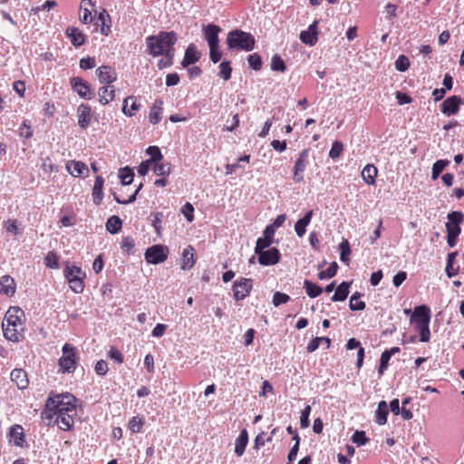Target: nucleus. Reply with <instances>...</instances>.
<instances>
[{"label":"nucleus","instance_id":"nucleus-1","mask_svg":"<svg viewBox=\"0 0 464 464\" xmlns=\"http://www.w3.org/2000/svg\"><path fill=\"white\" fill-rule=\"evenodd\" d=\"M75 397L70 393L57 394L48 398L42 418L46 425L57 423L63 430H70L77 415Z\"/></svg>","mask_w":464,"mask_h":464},{"label":"nucleus","instance_id":"nucleus-2","mask_svg":"<svg viewBox=\"0 0 464 464\" xmlns=\"http://www.w3.org/2000/svg\"><path fill=\"white\" fill-rule=\"evenodd\" d=\"M4 336L14 343L22 341L24 337V314L19 307H10L2 323Z\"/></svg>","mask_w":464,"mask_h":464},{"label":"nucleus","instance_id":"nucleus-3","mask_svg":"<svg viewBox=\"0 0 464 464\" xmlns=\"http://www.w3.org/2000/svg\"><path fill=\"white\" fill-rule=\"evenodd\" d=\"M178 40L177 34L173 31H160L158 34L150 35L146 38L147 53L158 57L170 51H175L174 45Z\"/></svg>","mask_w":464,"mask_h":464},{"label":"nucleus","instance_id":"nucleus-4","mask_svg":"<svg viewBox=\"0 0 464 464\" xmlns=\"http://www.w3.org/2000/svg\"><path fill=\"white\" fill-rule=\"evenodd\" d=\"M226 44L229 50L249 52L255 48L256 40L250 33L234 29L227 34Z\"/></svg>","mask_w":464,"mask_h":464},{"label":"nucleus","instance_id":"nucleus-5","mask_svg":"<svg viewBox=\"0 0 464 464\" xmlns=\"http://www.w3.org/2000/svg\"><path fill=\"white\" fill-rule=\"evenodd\" d=\"M63 355L59 359V367L62 372L72 373L75 371L79 362V354L75 346L65 343L62 348Z\"/></svg>","mask_w":464,"mask_h":464},{"label":"nucleus","instance_id":"nucleus-6","mask_svg":"<svg viewBox=\"0 0 464 464\" xmlns=\"http://www.w3.org/2000/svg\"><path fill=\"white\" fill-rule=\"evenodd\" d=\"M63 274L67 279L70 288L77 294H80L84 289L85 273L77 266H67Z\"/></svg>","mask_w":464,"mask_h":464},{"label":"nucleus","instance_id":"nucleus-7","mask_svg":"<svg viewBox=\"0 0 464 464\" xmlns=\"http://www.w3.org/2000/svg\"><path fill=\"white\" fill-rule=\"evenodd\" d=\"M309 149H304L299 153L293 168L292 178L295 183H301L304 181V172L309 165Z\"/></svg>","mask_w":464,"mask_h":464},{"label":"nucleus","instance_id":"nucleus-8","mask_svg":"<svg viewBox=\"0 0 464 464\" xmlns=\"http://www.w3.org/2000/svg\"><path fill=\"white\" fill-rule=\"evenodd\" d=\"M169 255V248L164 245H153L145 251V259L149 264H160L163 263Z\"/></svg>","mask_w":464,"mask_h":464},{"label":"nucleus","instance_id":"nucleus-9","mask_svg":"<svg viewBox=\"0 0 464 464\" xmlns=\"http://www.w3.org/2000/svg\"><path fill=\"white\" fill-rule=\"evenodd\" d=\"M253 281L251 278L242 277L233 283L232 291L233 297L236 301L246 298L251 292Z\"/></svg>","mask_w":464,"mask_h":464},{"label":"nucleus","instance_id":"nucleus-10","mask_svg":"<svg viewBox=\"0 0 464 464\" xmlns=\"http://www.w3.org/2000/svg\"><path fill=\"white\" fill-rule=\"evenodd\" d=\"M71 86L72 90L77 92V94L86 100H91L93 98L94 93L91 88V85L80 77H72L70 80Z\"/></svg>","mask_w":464,"mask_h":464},{"label":"nucleus","instance_id":"nucleus-11","mask_svg":"<svg viewBox=\"0 0 464 464\" xmlns=\"http://www.w3.org/2000/svg\"><path fill=\"white\" fill-rule=\"evenodd\" d=\"M258 256V263L262 266H273L280 261L281 254L276 247L260 249V252H255Z\"/></svg>","mask_w":464,"mask_h":464},{"label":"nucleus","instance_id":"nucleus-12","mask_svg":"<svg viewBox=\"0 0 464 464\" xmlns=\"http://www.w3.org/2000/svg\"><path fill=\"white\" fill-rule=\"evenodd\" d=\"M92 114V107L89 104L82 103L78 106L77 118L81 129L85 130L91 125Z\"/></svg>","mask_w":464,"mask_h":464},{"label":"nucleus","instance_id":"nucleus-13","mask_svg":"<svg viewBox=\"0 0 464 464\" xmlns=\"http://www.w3.org/2000/svg\"><path fill=\"white\" fill-rule=\"evenodd\" d=\"M92 12H96L95 4L92 0H82L79 12L80 21L85 24H91L94 20Z\"/></svg>","mask_w":464,"mask_h":464},{"label":"nucleus","instance_id":"nucleus-14","mask_svg":"<svg viewBox=\"0 0 464 464\" xmlns=\"http://www.w3.org/2000/svg\"><path fill=\"white\" fill-rule=\"evenodd\" d=\"M65 169L72 177L75 178H86L89 176V169L87 165L82 161L73 160H68L65 164Z\"/></svg>","mask_w":464,"mask_h":464},{"label":"nucleus","instance_id":"nucleus-15","mask_svg":"<svg viewBox=\"0 0 464 464\" xmlns=\"http://www.w3.org/2000/svg\"><path fill=\"white\" fill-rule=\"evenodd\" d=\"M318 22L314 21L312 24L309 25L307 30L302 31L300 34V40L302 43L308 44L310 46H314L318 40Z\"/></svg>","mask_w":464,"mask_h":464},{"label":"nucleus","instance_id":"nucleus-16","mask_svg":"<svg viewBox=\"0 0 464 464\" xmlns=\"http://www.w3.org/2000/svg\"><path fill=\"white\" fill-rule=\"evenodd\" d=\"M463 101L459 96H450L447 98L441 104V111L446 115H453L458 113L459 106Z\"/></svg>","mask_w":464,"mask_h":464},{"label":"nucleus","instance_id":"nucleus-17","mask_svg":"<svg viewBox=\"0 0 464 464\" xmlns=\"http://www.w3.org/2000/svg\"><path fill=\"white\" fill-rule=\"evenodd\" d=\"M94 23L96 28H101V33L107 36L111 33V16L105 9H102L97 16Z\"/></svg>","mask_w":464,"mask_h":464},{"label":"nucleus","instance_id":"nucleus-18","mask_svg":"<svg viewBox=\"0 0 464 464\" xmlns=\"http://www.w3.org/2000/svg\"><path fill=\"white\" fill-rule=\"evenodd\" d=\"M140 110V104L135 96H128L123 100L122 102V112L128 117L135 116Z\"/></svg>","mask_w":464,"mask_h":464},{"label":"nucleus","instance_id":"nucleus-19","mask_svg":"<svg viewBox=\"0 0 464 464\" xmlns=\"http://www.w3.org/2000/svg\"><path fill=\"white\" fill-rule=\"evenodd\" d=\"M96 74L101 83L111 84L117 79L115 71L107 65L100 66L96 70Z\"/></svg>","mask_w":464,"mask_h":464},{"label":"nucleus","instance_id":"nucleus-20","mask_svg":"<svg viewBox=\"0 0 464 464\" xmlns=\"http://www.w3.org/2000/svg\"><path fill=\"white\" fill-rule=\"evenodd\" d=\"M276 231L272 227H266L263 232V237H259L256 240L255 252H260V249H266L271 246L274 240Z\"/></svg>","mask_w":464,"mask_h":464},{"label":"nucleus","instance_id":"nucleus-21","mask_svg":"<svg viewBox=\"0 0 464 464\" xmlns=\"http://www.w3.org/2000/svg\"><path fill=\"white\" fill-rule=\"evenodd\" d=\"M220 31L221 28L216 24H208L204 27V36L208 47L219 44L218 34Z\"/></svg>","mask_w":464,"mask_h":464},{"label":"nucleus","instance_id":"nucleus-22","mask_svg":"<svg viewBox=\"0 0 464 464\" xmlns=\"http://www.w3.org/2000/svg\"><path fill=\"white\" fill-rule=\"evenodd\" d=\"M195 249L192 246L188 245L182 252L181 269L189 270L195 266Z\"/></svg>","mask_w":464,"mask_h":464},{"label":"nucleus","instance_id":"nucleus-23","mask_svg":"<svg viewBox=\"0 0 464 464\" xmlns=\"http://www.w3.org/2000/svg\"><path fill=\"white\" fill-rule=\"evenodd\" d=\"M115 88L113 85L107 84L98 90L99 102L102 105H107L115 99Z\"/></svg>","mask_w":464,"mask_h":464},{"label":"nucleus","instance_id":"nucleus-24","mask_svg":"<svg viewBox=\"0 0 464 464\" xmlns=\"http://www.w3.org/2000/svg\"><path fill=\"white\" fill-rule=\"evenodd\" d=\"M200 53L194 44H190L185 51L184 58L181 62L183 67L196 63L200 59Z\"/></svg>","mask_w":464,"mask_h":464},{"label":"nucleus","instance_id":"nucleus-25","mask_svg":"<svg viewBox=\"0 0 464 464\" xmlns=\"http://www.w3.org/2000/svg\"><path fill=\"white\" fill-rule=\"evenodd\" d=\"M411 320L414 324H416V323L430 322V309L427 305L415 307Z\"/></svg>","mask_w":464,"mask_h":464},{"label":"nucleus","instance_id":"nucleus-26","mask_svg":"<svg viewBox=\"0 0 464 464\" xmlns=\"http://www.w3.org/2000/svg\"><path fill=\"white\" fill-rule=\"evenodd\" d=\"M65 34L71 39L72 44L75 47L82 46L86 41L85 34L76 27H68Z\"/></svg>","mask_w":464,"mask_h":464},{"label":"nucleus","instance_id":"nucleus-27","mask_svg":"<svg viewBox=\"0 0 464 464\" xmlns=\"http://www.w3.org/2000/svg\"><path fill=\"white\" fill-rule=\"evenodd\" d=\"M0 293L7 296H13L16 290V284L13 277L10 276H4L0 279Z\"/></svg>","mask_w":464,"mask_h":464},{"label":"nucleus","instance_id":"nucleus-28","mask_svg":"<svg viewBox=\"0 0 464 464\" xmlns=\"http://www.w3.org/2000/svg\"><path fill=\"white\" fill-rule=\"evenodd\" d=\"M11 380L19 389H24L28 385L26 372L23 369H14L10 374Z\"/></svg>","mask_w":464,"mask_h":464},{"label":"nucleus","instance_id":"nucleus-29","mask_svg":"<svg viewBox=\"0 0 464 464\" xmlns=\"http://www.w3.org/2000/svg\"><path fill=\"white\" fill-rule=\"evenodd\" d=\"M248 443V433L246 429L242 430L239 436L235 441V453L240 457L245 453L246 448Z\"/></svg>","mask_w":464,"mask_h":464},{"label":"nucleus","instance_id":"nucleus-30","mask_svg":"<svg viewBox=\"0 0 464 464\" xmlns=\"http://www.w3.org/2000/svg\"><path fill=\"white\" fill-rule=\"evenodd\" d=\"M378 169L373 164H367L362 170V178L368 185H373L376 181Z\"/></svg>","mask_w":464,"mask_h":464},{"label":"nucleus","instance_id":"nucleus-31","mask_svg":"<svg viewBox=\"0 0 464 464\" xmlns=\"http://www.w3.org/2000/svg\"><path fill=\"white\" fill-rule=\"evenodd\" d=\"M10 442L15 446H22L24 441V429L21 425L15 424L10 428L9 431Z\"/></svg>","mask_w":464,"mask_h":464},{"label":"nucleus","instance_id":"nucleus-32","mask_svg":"<svg viewBox=\"0 0 464 464\" xmlns=\"http://www.w3.org/2000/svg\"><path fill=\"white\" fill-rule=\"evenodd\" d=\"M312 217L313 210H309L302 218L296 221L295 225V231L298 237H302L305 234L306 227L311 222Z\"/></svg>","mask_w":464,"mask_h":464},{"label":"nucleus","instance_id":"nucleus-33","mask_svg":"<svg viewBox=\"0 0 464 464\" xmlns=\"http://www.w3.org/2000/svg\"><path fill=\"white\" fill-rule=\"evenodd\" d=\"M103 184L104 179L102 176H97L95 178L94 186L92 188V198H93V203L95 205H100L103 198Z\"/></svg>","mask_w":464,"mask_h":464},{"label":"nucleus","instance_id":"nucleus-34","mask_svg":"<svg viewBox=\"0 0 464 464\" xmlns=\"http://www.w3.org/2000/svg\"><path fill=\"white\" fill-rule=\"evenodd\" d=\"M162 105L163 102L160 100H157L154 104L151 106L150 114H149V121L151 124H158L161 120V114H162Z\"/></svg>","mask_w":464,"mask_h":464},{"label":"nucleus","instance_id":"nucleus-35","mask_svg":"<svg viewBox=\"0 0 464 464\" xmlns=\"http://www.w3.org/2000/svg\"><path fill=\"white\" fill-rule=\"evenodd\" d=\"M350 283L343 282L341 283L337 288L334 295L332 296V301H344L349 295Z\"/></svg>","mask_w":464,"mask_h":464},{"label":"nucleus","instance_id":"nucleus-36","mask_svg":"<svg viewBox=\"0 0 464 464\" xmlns=\"http://www.w3.org/2000/svg\"><path fill=\"white\" fill-rule=\"evenodd\" d=\"M388 414L389 408L387 402L385 401H380L376 411V422L379 425H384L387 422Z\"/></svg>","mask_w":464,"mask_h":464},{"label":"nucleus","instance_id":"nucleus-37","mask_svg":"<svg viewBox=\"0 0 464 464\" xmlns=\"http://www.w3.org/2000/svg\"><path fill=\"white\" fill-rule=\"evenodd\" d=\"M430 322L416 323L414 324L416 331L420 334V341L427 343L430 339Z\"/></svg>","mask_w":464,"mask_h":464},{"label":"nucleus","instance_id":"nucleus-38","mask_svg":"<svg viewBox=\"0 0 464 464\" xmlns=\"http://www.w3.org/2000/svg\"><path fill=\"white\" fill-rule=\"evenodd\" d=\"M457 255V252H451L448 255L447 257L445 272L448 277L450 278L455 276L459 273V267L453 266Z\"/></svg>","mask_w":464,"mask_h":464},{"label":"nucleus","instance_id":"nucleus-39","mask_svg":"<svg viewBox=\"0 0 464 464\" xmlns=\"http://www.w3.org/2000/svg\"><path fill=\"white\" fill-rule=\"evenodd\" d=\"M122 227L121 219L118 216H111L106 222V229L111 234L118 233Z\"/></svg>","mask_w":464,"mask_h":464},{"label":"nucleus","instance_id":"nucleus-40","mask_svg":"<svg viewBox=\"0 0 464 464\" xmlns=\"http://www.w3.org/2000/svg\"><path fill=\"white\" fill-rule=\"evenodd\" d=\"M447 243L450 247H454L457 244V238L460 234V227L446 226Z\"/></svg>","mask_w":464,"mask_h":464},{"label":"nucleus","instance_id":"nucleus-41","mask_svg":"<svg viewBox=\"0 0 464 464\" xmlns=\"http://www.w3.org/2000/svg\"><path fill=\"white\" fill-rule=\"evenodd\" d=\"M304 285L307 295L311 298H315L323 293L321 286L309 280H304Z\"/></svg>","mask_w":464,"mask_h":464},{"label":"nucleus","instance_id":"nucleus-42","mask_svg":"<svg viewBox=\"0 0 464 464\" xmlns=\"http://www.w3.org/2000/svg\"><path fill=\"white\" fill-rule=\"evenodd\" d=\"M449 221L445 226H451L455 227H460L459 225L464 220V214L460 211H452L448 214Z\"/></svg>","mask_w":464,"mask_h":464},{"label":"nucleus","instance_id":"nucleus-43","mask_svg":"<svg viewBox=\"0 0 464 464\" xmlns=\"http://www.w3.org/2000/svg\"><path fill=\"white\" fill-rule=\"evenodd\" d=\"M174 55L175 51H170L161 54L160 56L162 57L158 61V68L162 70L170 67L173 64Z\"/></svg>","mask_w":464,"mask_h":464},{"label":"nucleus","instance_id":"nucleus-44","mask_svg":"<svg viewBox=\"0 0 464 464\" xmlns=\"http://www.w3.org/2000/svg\"><path fill=\"white\" fill-rule=\"evenodd\" d=\"M361 298V294L356 292L354 293L351 298H350V302H349V307L352 311H362L365 308V303L362 300H360Z\"/></svg>","mask_w":464,"mask_h":464},{"label":"nucleus","instance_id":"nucleus-45","mask_svg":"<svg viewBox=\"0 0 464 464\" xmlns=\"http://www.w3.org/2000/svg\"><path fill=\"white\" fill-rule=\"evenodd\" d=\"M153 171L158 176H169L170 173V165L169 163H162L160 161H157L153 163Z\"/></svg>","mask_w":464,"mask_h":464},{"label":"nucleus","instance_id":"nucleus-46","mask_svg":"<svg viewBox=\"0 0 464 464\" xmlns=\"http://www.w3.org/2000/svg\"><path fill=\"white\" fill-rule=\"evenodd\" d=\"M134 173L131 169L126 167L120 169L119 178L122 185H129L132 182Z\"/></svg>","mask_w":464,"mask_h":464},{"label":"nucleus","instance_id":"nucleus-47","mask_svg":"<svg viewBox=\"0 0 464 464\" xmlns=\"http://www.w3.org/2000/svg\"><path fill=\"white\" fill-rule=\"evenodd\" d=\"M339 248L341 250L340 259L342 262L348 264L349 256L351 254L350 244L347 239H343L340 245Z\"/></svg>","mask_w":464,"mask_h":464},{"label":"nucleus","instance_id":"nucleus-48","mask_svg":"<svg viewBox=\"0 0 464 464\" xmlns=\"http://www.w3.org/2000/svg\"><path fill=\"white\" fill-rule=\"evenodd\" d=\"M449 160H439L432 166L431 178L432 179H437L443 169L448 166Z\"/></svg>","mask_w":464,"mask_h":464},{"label":"nucleus","instance_id":"nucleus-49","mask_svg":"<svg viewBox=\"0 0 464 464\" xmlns=\"http://www.w3.org/2000/svg\"><path fill=\"white\" fill-rule=\"evenodd\" d=\"M44 265L50 268H58L59 257L53 251H49L44 257Z\"/></svg>","mask_w":464,"mask_h":464},{"label":"nucleus","instance_id":"nucleus-50","mask_svg":"<svg viewBox=\"0 0 464 464\" xmlns=\"http://www.w3.org/2000/svg\"><path fill=\"white\" fill-rule=\"evenodd\" d=\"M247 62H248L249 66L255 71H259L262 68V65H263L262 58L256 53L249 54L247 57Z\"/></svg>","mask_w":464,"mask_h":464},{"label":"nucleus","instance_id":"nucleus-51","mask_svg":"<svg viewBox=\"0 0 464 464\" xmlns=\"http://www.w3.org/2000/svg\"><path fill=\"white\" fill-rule=\"evenodd\" d=\"M146 153L150 156V159H149L148 160H151L152 164L157 161H161L163 158L160 148L157 146H150L146 150Z\"/></svg>","mask_w":464,"mask_h":464},{"label":"nucleus","instance_id":"nucleus-52","mask_svg":"<svg viewBox=\"0 0 464 464\" xmlns=\"http://www.w3.org/2000/svg\"><path fill=\"white\" fill-rule=\"evenodd\" d=\"M271 69L273 71H277V72H285V70H286L285 63L284 60L278 54H275L272 57Z\"/></svg>","mask_w":464,"mask_h":464},{"label":"nucleus","instance_id":"nucleus-53","mask_svg":"<svg viewBox=\"0 0 464 464\" xmlns=\"http://www.w3.org/2000/svg\"><path fill=\"white\" fill-rule=\"evenodd\" d=\"M337 269H338V265L336 262H333L329 267L324 271H321L319 274H318V278L319 279H327V278H332L333 276H334L336 275V272H337Z\"/></svg>","mask_w":464,"mask_h":464},{"label":"nucleus","instance_id":"nucleus-54","mask_svg":"<svg viewBox=\"0 0 464 464\" xmlns=\"http://www.w3.org/2000/svg\"><path fill=\"white\" fill-rule=\"evenodd\" d=\"M232 67L230 65V62L224 61L219 64V76L222 77L225 81H227L231 78Z\"/></svg>","mask_w":464,"mask_h":464},{"label":"nucleus","instance_id":"nucleus-55","mask_svg":"<svg viewBox=\"0 0 464 464\" xmlns=\"http://www.w3.org/2000/svg\"><path fill=\"white\" fill-rule=\"evenodd\" d=\"M144 425V421L142 419H140L139 417L137 416H134L132 417L130 421H129V429L133 432V433H138L141 430L142 427Z\"/></svg>","mask_w":464,"mask_h":464},{"label":"nucleus","instance_id":"nucleus-56","mask_svg":"<svg viewBox=\"0 0 464 464\" xmlns=\"http://www.w3.org/2000/svg\"><path fill=\"white\" fill-rule=\"evenodd\" d=\"M343 150V144L342 141H339V140H335L333 145H332V148L329 151V157L333 160H335L337 158L340 157V155L342 154Z\"/></svg>","mask_w":464,"mask_h":464},{"label":"nucleus","instance_id":"nucleus-57","mask_svg":"<svg viewBox=\"0 0 464 464\" xmlns=\"http://www.w3.org/2000/svg\"><path fill=\"white\" fill-rule=\"evenodd\" d=\"M293 440L295 441V445L291 448L287 459L289 462H293L297 456L298 450H299V444H300V438L298 436V433H295V436L293 437Z\"/></svg>","mask_w":464,"mask_h":464},{"label":"nucleus","instance_id":"nucleus-58","mask_svg":"<svg viewBox=\"0 0 464 464\" xmlns=\"http://www.w3.org/2000/svg\"><path fill=\"white\" fill-rule=\"evenodd\" d=\"M352 441L358 446L365 445L369 439L366 437L365 432L362 430H356L352 436Z\"/></svg>","mask_w":464,"mask_h":464},{"label":"nucleus","instance_id":"nucleus-59","mask_svg":"<svg viewBox=\"0 0 464 464\" xmlns=\"http://www.w3.org/2000/svg\"><path fill=\"white\" fill-rule=\"evenodd\" d=\"M410 66L409 59L405 55H400L395 61V68L399 72H405Z\"/></svg>","mask_w":464,"mask_h":464},{"label":"nucleus","instance_id":"nucleus-60","mask_svg":"<svg viewBox=\"0 0 464 464\" xmlns=\"http://www.w3.org/2000/svg\"><path fill=\"white\" fill-rule=\"evenodd\" d=\"M290 300V296L281 292H276L273 295V304L279 306L283 304H286Z\"/></svg>","mask_w":464,"mask_h":464},{"label":"nucleus","instance_id":"nucleus-61","mask_svg":"<svg viewBox=\"0 0 464 464\" xmlns=\"http://www.w3.org/2000/svg\"><path fill=\"white\" fill-rule=\"evenodd\" d=\"M390 359H391V356L388 353V352H382L381 358H380V365H379V369H378L379 375H382L384 371L388 368Z\"/></svg>","mask_w":464,"mask_h":464},{"label":"nucleus","instance_id":"nucleus-62","mask_svg":"<svg viewBox=\"0 0 464 464\" xmlns=\"http://www.w3.org/2000/svg\"><path fill=\"white\" fill-rule=\"evenodd\" d=\"M4 227L7 232L13 235H18L20 233L16 219H7L6 221L4 222Z\"/></svg>","mask_w":464,"mask_h":464},{"label":"nucleus","instance_id":"nucleus-63","mask_svg":"<svg viewBox=\"0 0 464 464\" xmlns=\"http://www.w3.org/2000/svg\"><path fill=\"white\" fill-rule=\"evenodd\" d=\"M135 243L132 237H125L121 240V248L123 252L130 253L134 249Z\"/></svg>","mask_w":464,"mask_h":464},{"label":"nucleus","instance_id":"nucleus-64","mask_svg":"<svg viewBox=\"0 0 464 464\" xmlns=\"http://www.w3.org/2000/svg\"><path fill=\"white\" fill-rule=\"evenodd\" d=\"M311 412V406L307 405L301 412L300 426L302 429H305L309 426V415Z\"/></svg>","mask_w":464,"mask_h":464}]
</instances>
